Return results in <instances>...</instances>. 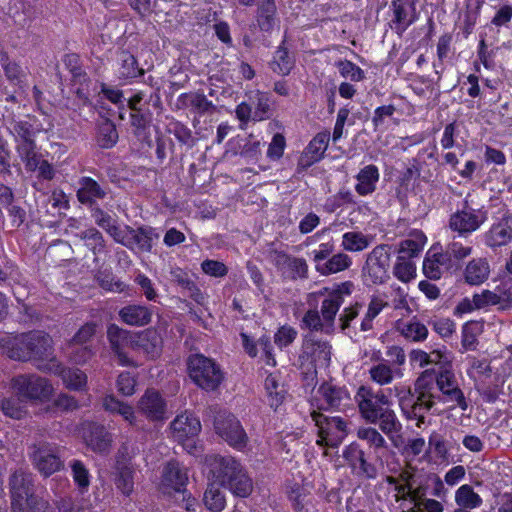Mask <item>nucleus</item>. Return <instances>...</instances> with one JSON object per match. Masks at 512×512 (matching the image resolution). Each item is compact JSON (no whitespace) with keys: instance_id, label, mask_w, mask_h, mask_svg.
Listing matches in <instances>:
<instances>
[{"instance_id":"nucleus-26","label":"nucleus","mask_w":512,"mask_h":512,"mask_svg":"<svg viewBox=\"0 0 512 512\" xmlns=\"http://www.w3.org/2000/svg\"><path fill=\"white\" fill-rule=\"evenodd\" d=\"M355 191L360 196L371 195L375 190L380 179V173L377 166L369 164L358 172L355 176Z\"/></svg>"},{"instance_id":"nucleus-64","label":"nucleus","mask_w":512,"mask_h":512,"mask_svg":"<svg viewBox=\"0 0 512 512\" xmlns=\"http://www.w3.org/2000/svg\"><path fill=\"white\" fill-rule=\"evenodd\" d=\"M202 271L211 277H223L228 269L223 262L217 260H205L201 264Z\"/></svg>"},{"instance_id":"nucleus-37","label":"nucleus","mask_w":512,"mask_h":512,"mask_svg":"<svg viewBox=\"0 0 512 512\" xmlns=\"http://www.w3.org/2000/svg\"><path fill=\"white\" fill-rule=\"evenodd\" d=\"M104 195L105 192L95 180L90 177H83L81 179L77 197L82 204H92L98 199H102Z\"/></svg>"},{"instance_id":"nucleus-22","label":"nucleus","mask_w":512,"mask_h":512,"mask_svg":"<svg viewBox=\"0 0 512 512\" xmlns=\"http://www.w3.org/2000/svg\"><path fill=\"white\" fill-rule=\"evenodd\" d=\"M348 400V392L344 388L334 386L331 383L322 384L314 397L315 405L319 410L339 408Z\"/></svg>"},{"instance_id":"nucleus-32","label":"nucleus","mask_w":512,"mask_h":512,"mask_svg":"<svg viewBox=\"0 0 512 512\" xmlns=\"http://www.w3.org/2000/svg\"><path fill=\"white\" fill-rule=\"evenodd\" d=\"M456 506L475 510L483 505V498L469 484L458 487L454 493Z\"/></svg>"},{"instance_id":"nucleus-13","label":"nucleus","mask_w":512,"mask_h":512,"mask_svg":"<svg viewBox=\"0 0 512 512\" xmlns=\"http://www.w3.org/2000/svg\"><path fill=\"white\" fill-rule=\"evenodd\" d=\"M352 291L353 283L350 281L335 283L318 291L317 294L323 297L321 315L328 327H332L339 308L344 302V298L349 296Z\"/></svg>"},{"instance_id":"nucleus-54","label":"nucleus","mask_w":512,"mask_h":512,"mask_svg":"<svg viewBox=\"0 0 512 512\" xmlns=\"http://www.w3.org/2000/svg\"><path fill=\"white\" fill-rule=\"evenodd\" d=\"M80 237L85 241L86 245L94 254L100 253L104 250V239L101 233L95 228H90L81 232Z\"/></svg>"},{"instance_id":"nucleus-33","label":"nucleus","mask_w":512,"mask_h":512,"mask_svg":"<svg viewBox=\"0 0 512 512\" xmlns=\"http://www.w3.org/2000/svg\"><path fill=\"white\" fill-rule=\"evenodd\" d=\"M221 487L222 486L218 481L211 478L203 497V501L207 509L214 512H220L225 508L226 498Z\"/></svg>"},{"instance_id":"nucleus-57","label":"nucleus","mask_w":512,"mask_h":512,"mask_svg":"<svg viewBox=\"0 0 512 512\" xmlns=\"http://www.w3.org/2000/svg\"><path fill=\"white\" fill-rule=\"evenodd\" d=\"M293 67V62L286 49L279 48L274 56L273 70L282 75H287Z\"/></svg>"},{"instance_id":"nucleus-56","label":"nucleus","mask_w":512,"mask_h":512,"mask_svg":"<svg viewBox=\"0 0 512 512\" xmlns=\"http://www.w3.org/2000/svg\"><path fill=\"white\" fill-rule=\"evenodd\" d=\"M137 380L129 372H122L116 381L117 391L123 396H132L135 393Z\"/></svg>"},{"instance_id":"nucleus-48","label":"nucleus","mask_w":512,"mask_h":512,"mask_svg":"<svg viewBox=\"0 0 512 512\" xmlns=\"http://www.w3.org/2000/svg\"><path fill=\"white\" fill-rule=\"evenodd\" d=\"M1 409L5 416L13 419H21L27 414L25 401L16 397L3 399L1 402Z\"/></svg>"},{"instance_id":"nucleus-7","label":"nucleus","mask_w":512,"mask_h":512,"mask_svg":"<svg viewBox=\"0 0 512 512\" xmlns=\"http://www.w3.org/2000/svg\"><path fill=\"white\" fill-rule=\"evenodd\" d=\"M332 347L328 341L310 333L305 336L299 356L300 368L307 380L314 381L318 369L326 368L331 360Z\"/></svg>"},{"instance_id":"nucleus-3","label":"nucleus","mask_w":512,"mask_h":512,"mask_svg":"<svg viewBox=\"0 0 512 512\" xmlns=\"http://www.w3.org/2000/svg\"><path fill=\"white\" fill-rule=\"evenodd\" d=\"M107 337L121 366L134 365L125 352L126 348L141 352L152 359L158 357L161 353L162 338L155 329L130 333L115 324H111L107 329Z\"/></svg>"},{"instance_id":"nucleus-15","label":"nucleus","mask_w":512,"mask_h":512,"mask_svg":"<svg viewBox=\"0 0 512 512\" xmlns=\"http://www.w3.org/2000/svg\"><path fill=\"white\" fill-rule=\"evenodd\" d=\"M435 381L439 391L436 401L448 404L450 409L458 407L463 411L467 410L468 403L451 368L442 369Z\"/></svg>"},{"instance_id":"nucleus-14","label":"nucleus","mask_w":512,"mask_h":512,"mask_svg":"<svg viewBox=\"0 0 512 512\" xmlns=\"http://www.w3.org/2000/svg\"><path fill=\"white\" fill-rule=\"evenodd\" d=\"M173 438L179 442L188 453L196 455L198 446L195 438L201 431V423L192 413L178 415L170 424Z\"/></svg>"},{"instance_id":"nucleus-16","label":"nucleus","mask_w":512,"mask_h":512,"mask_svg":"<svg viewBox=\"0 0 512 512\" xmlns=\"http://www.w3.org/2000/svg\"><path fill=\"white\" fill-rule=\"evenodd\" d=\"M486 220V211L464 206L451 215L449 226L459 235L466 236L478 230Z\"/></svg>"},{"instance_id":"nucleus-62","label":"nucleus","mask_w":512,"mask_h":512,"mask_svg":"<svg viewBox=\"0 0 512 512\" xmlns=\"http://www.w3.org/2000/svg\"><path fill=\"white\" fill-rule=\"evenodd\" d=\"M431 324L433 330L442 338L451 337L456 331V324L449 318H437Z\"/></svg>"},{"instance_id":"nucleus-2","label":"nucleus","mask_w":512,"mask_h":512,"mask_svg":"<svg viewBox=\"0 0 512 512\" xmlns=\"http://www.w3.org/2000/svg\"><path fill=\"white\" fill-rule=\"evenodd\" d=\"M52 338L41 331L17 335L0 334V353L16 361H33L37 369L53 356Z\"/></svg>"},{"instance_id":"nucleus-27","label":"nucleus","mask_w":512,"mask_h":512,"mask_svg":"<svg viewBox=\"0 0 512 512\" xmlns=\"http://www.w3.org/2000/svg\"><path fill=\"white\" fill-rule=\"evenodd\" d=\"M241 338L243 347L249 356L256 357L258 355L259 348L265 357V363L269 366L276 365V360L273 354V347L270 343L269 337H261L257 343H254L246 333H241Z\"/></svg>"},{"instance_id":"nucleus-21","label":"nucleus","mask_w":512,"mask_h":512,"mask_svg":"<svg viewBox=\"0 0 512 512\" xmlns=\"http://www.w3.org/2000/svg\"><path fill=\"white\" fill-rule=\"evenodd\" d=\"M131 455L126 446L118 450L116 456V477L115 485L124 495L129 496L134 487L133 472L134 468L131 464Z\"/></svg>"},{"instance_id":"nucleus-59","label":"nucleus","mask_w":512,"mask_h":512,"mask_svg":"<svg viewBox=\"0 0 512 512\" xmlns=\"http://www.w3.org/2000/svg\"><path fill=\"white\" fill-rule=\"evenodd\" d=\"M336 65L344 78H349L352 81H361L364 78L363 70L351 61H339Z\"/></svg>"},{"instance_id":"nucleus-58","label":"nucleus","mask_w":512,"mask_h":512,"mask_svg":"<svg viewBox=\"0 0 512 512\" xmlns=\"http://www.w3.org/2000/svg\"><path fill=\"white\" fill-rule=\"evenodd\" d=\"M429 448L431 452L434 453L439 459H447L449 454V448L445 439L439 433H431L429 437Z\"/></svg>"},{"instance_id":"nucleus-35","label":"nucleus","mask_w":512,"mask_h":512,"mask_svg":"<svg viewBox=\"0 0 512 512\" xmlns=\"http://www.w3.org/2000/svg\"><path fill=\"white\" fill-rule=\"evenodd\" d=\"M10 133L12 134L16 143L15 148L27 146L35 142V136L37 130L27 121H16L13 122L9 127Z\"/></svg>"},{"instance_id":"nucleus-10","label":"nucleus","mask_w":512,"mask_h":512,"mask_svg":"<svg viewBox=\"0 0 512 512\" xmlns=\"http://www.w3.org/2000/svg\"><path fill=\"white\" fill-rule=\"evenodd\" d=\"M11 388L22 398L35 401H48L54 388L51 382L36 374H21L11 379Z\"/></svg>"},{"instance_id":"nucleus-38","label":"nucleus","mask_w":512,"mask_h":512,"mask_svg":"<svg viewBox=\"0 0 512 512\" xmlns=\"http://www.w3.org/2000/svg\"><path fill=\"white\" fill-rule=\"evenodd\" d=\"M357 437L366 442L368 447L375 453L384 452L388 445L383 435L373 427L362 426L357 430Z\"/></svg>"},{"instance_id":"nucleus-55","label":"nucleus","mask_w":512,"mask_h":512,"mask_svg":"<svg viewBox=\"0 0 512 512\" xmlns=\"http://www.w3.org/2000/svg\"><path fill=\"white\" fill-rule=\"evenodd\" d=\"M65 353L68 355L69 359L75 364H84L93 355L92 350L87 345H78L73 347H69L67 345L65 348Z\"/></svg>"},{"instance_id":"nucleus-51","label":"nucleus","mask_w":512,"mask_h":512,"mask_svg":"<svg viewBox=\"0 0 512 512\" xmlns=\"http://www.w3.org/2000/svg\"><path fill=\"white\" fill-rule=\"evenodd\" d=\"M480 329L481 325L476 322H468L463 326L461 345L465 351L475 350Z\"/></svg>"},{"instance_id":"nucleus-50","label":"nucleus","mask_w":512,"mask_h":512,"mask_svg":"<svg viewBox=\"0 0 512 512\" xmlns=\"http://www.w3.org/2000/svg\"><path fill=\"white\" fill-rule=\"evenodd\" d=\"M393 272L397 279L407 283L415 278L416 266L408 257L399 255Z\"/></svg>"},{"instance_id":"nucleus-24","label":"nucleus","mask_w":512,"mask_h":512,"mask_svg":"<svg viewBox=\"0 0 512 512\" xmlns=\"http://www.w3.org/2000/svg\"><path fill=\"white\" fill-rule=\"evenodd\" d=\"M188 482L187 469L178 461H169L163 469L162 486L170 488L176 492L183 491Z\"/></svg>"},{"instance_id":"nucleus-18","label":"nucleus","mask_w":512,"mask_h":512,"mask_svg":"<svg viewBox=\"0 0 512 512\" xmlns=\"http://www.w3.org/2000/svg\"><path fill=\"white\" fill-rule=\"evenodd\" d=\"M389 258L386 246H376L367 256L364 276L373 284L383 283L388 278Z\"/></svg>"},{"instance_id":"nucleus-36","label":"nucleus","mask_w":512,"mask_h":512,"mask_svg":"<svg viewBox=\"0 0 512 512\" xmlns=\"http://www.w3.org/2000/svg\"><path fill=\"white\" fill-rule=\"evenodd\" d=\"M351 265V257L343 252H339L329 257L323 264L317 265L316 271L321 275L328 276L342 272Z\"/></svg>"},{"instance_id":"nucleus-29","label":"nucleus","mask_w":512,"mask_h":512,"mask_svg":"<svg viewBox=\"0 0 512 512\" xmlns=\"http://www.w3.org/2000/svg\"><path fill=\"white\" fill-rule=\"evenodd\" d=\"M391 7L396 30L399 32L405 31L415 21V8L403 0H393Z\"/></svg>"},{"instance_id":"nucleus-63","label":"nucleus","mask_w":512,"mask_h":512,"mask_svg":"<svg viewBox=\"0 0 512 512\" xmlns=\"http://www.w3.org/2000/svg\"><path fill=\"white\" fill-rule=\"evenodd\" d=\"M476 306L478 309H485L489 306L497 305L501 302V296L490 290H482L480 293L474 294Z\"/></svg>"},{"instance_id":"nucleus-52","label":"nucleus","mask_w":512,"mask_h":512,"mask_svg":"<svg viewBox=\"0 0 512 512\" xmlns=\"http://www.w3.org/2000/svg\"><path fill=\"white\" fill-rule=\"evenodd\" d=\"M141 73L142 71L138 68L136 58L131 54L124 53L121 58V66L119 68L120 78H135Z\"/></svg>"},{"instance_id":"nucleus-9","label":"nucleus","mask_w":512,"mask_h":512,"mask_svg":"<svg viewBox=\"0 0 512 512\" xmlns=\"http://www.w3.org/2000/svg\"><path fill=\"white\" fill-rule=\"evenodd\" d=\"M187 365L191 380L204 390L214 391L224 379L220 366L204 355H191Z\"/></svg>"},{"instance_id":"nucleus-19","label":"nucleus","mask_w":512,"mask_h":512,"mask_svg":"<svg viewBox=\"0 0 512 512\" xmlns=\"http://www.w3.org/2000/svg\"><path fill=\"white\" fill-rule=\"evenodd\" d=\"M34 466L45 477L60 470L62 462L59 459L54 446L48 443L35 445L31 453Z\"/></svg>"},{"instance_id":"nucleus-8","label":"nucleus","mask_w":512,"mask_h":512,"mask_svg":"<svg viewBox=\"0 0 512 512\" xmlns=\"http://www.w3.org/2000/svg\"><path fill=\"white\" fill-rule=\"evenodd\" d=\"M13 512H39L45 503L34 494L32 475L16 470L10 479Z\"/></svg>"},{"instance_id":"nucleus-23","label":"nucleus","mask_w":512,"mask_h":512,"mask_svg":"<svg viewBox=\"0 0 512 512\" xmlns=\"http://www.w3.org/2000/svg\"><path fill=\"white\" fill-rule=\"evenodd\" d=\"M81 435L86 445L98 453L107 452L112 443V435L101 425L85 423Z\"/></svg>"},{"instance_id":"nucleus-34","label":"nucleus","mask_w":512,"mask_h":512,"mask_svg":"<svg viewBox=\"0 0 512 512\" xmlns=\"http://www.w3.org/2000/svg\"><path fill=\"white\" fill-rule=\"evenodd\" d=\"M490 266L486 259H473L465 269V279L471 285H479L488 279Z\"/></svg>"},{"instance_id":"nucleus-20","label":"nucleus","mask_w":512,"mask_h":512,"mask_svg":"<svg viewBox=\"0 0 512 512\" xmlns=\"http://www.w3.org/2000/svg\"><path fill=\"white\" fill-rule=\"evenodd\" d=\"M137 408L150 421H163L167 418V405L155 389H147L140 397Z\"/></svg>"},{"instance_id":"nucleus-28","label":"nucleus","mask_w":512,"mask_h":512,"mask_svg":"<svg viewBox=\"0 0 512 512\" xmlns=\"http://www.w3.org/2000/svg\"><path fill=\"white\" fill-rule=\"evenodd\" d=\"M103 407L106 411L120 415L129 425L137 424V416L133 406L120 401L114 395H106L103 399Z\"/></svg>"},{"instance_id":"nucleus-53","label":"nucleus","mask_w":512,"mask_h":512,"mask_svg":"<svg viewBox=\"0 0 512 512\" xmlns=\"http://www.w3.org/2000/svg\"><path fill=\"white\" fill-rule=\"evenodd\" d=\"M298 332L295 328L289 325H283L278 328L274 334V343L283 349L291 345L296 339Z\"/></svg>"},{"instance_id":"nucleus-41","label":"nucleus","mask_w":512,"mask_h":512,"mask_svg":"<svg viewBox=\"0 0 512 512\" xmlns=\"http://www.w3.org/2000/svg\"><path fill=\"white\" fill-rule=\"evenodd\" d=\"M388 306V300L385 295H375L371 298L366 314L361 321L362 331H368L373 327V320Z\"/></svg>"},{"instance_id":"nucleus-61","label":"nucleus","mask_w":512,"mask_h":512,"mask_svg":"<svg viewBox=\"0 0 512 512\" xmlns=\"http://www.w3.org/2000/svg\"><path fill=\"white\" fill-rule=\"evenodd\" d=\"M285 147V137L280 133L275 134L269 144L267 157L272 161L279 160L283 156Z\"/></svg>"},{"instance_id":"nucleus-1","label":"nucleus","mask_w":512,"mask_h":512,"mask_svg":"<svg viewBox=\"0 0 512 512\" xmlns=\"http://www.w3.org/2000/svg\"><path fill=\"white\" fill-rule=\"evenodd\" d=\"M361 417L371 424H379L381 431L399 447L402 425L395 412L389 407L388 397L382 392H374L371 388L361 386L356 393Z\"/></svg>"},{"instance_id":"nucleus-43","label":"nucleus","mask_w":512,"mask_h":512,"mask_svg":"<svg viewBox=\"0 0 512 512\" xmlns=\"http://www.w3.org/2000/svg\"><path fill=\"white\" fill-rule=\"evenodd\" d=\"M446 268V255L441 253H427L423 262V273L429 279H440Z\"/></svg>"},{"instance_id":"nucleus-6","label":"nucleus","mask_w":512,"mask_h":512,"mask_svg":"<svg viewBox=\"0 0 512 512\" xmlns=\"http://www.w3.org/2000/svg\"><path fill=\"white\" fill-rule=\"evenodd\" d=\"M435 379L431 372H423L415 383L417 398L411 393L409 387L404 385L394 386V391L399 400L403 413L410 419H417V426L424 423V413L429 411L436 402L437 394L434 387Z\"/></svg>"},{"instance_id":"nucleus-4","label":"nucleus","mask_w":512,"mask_h":512,"mask_svg":"<svg viewBox=\"0 0 512 512\" xmlns=\"http://www.w3.org/2000/svg\"><path fill=\"white\" fill-rule=\"evenodd\" d=\"M205 464L209 468L210 477L218 481L232 495L246 498L253 492V480L246 467L236 457L208 455L205 457Z\"/></svg>"},{"instance_id":"nucleus-47","label":"nucleus","mask_w":512,"mask_h":512,"mask_svg":"<svg viewBox=\"0 0 512 512\" xmlns=\"http://www.w3.org/2000/svg\"><path fill=\"white\" fill-rule=\"evenodd\" d=\"M330 140L329 132L318 133L306 148L305 156L309 158V162L320 160L326 151Z\"/></svg>"},{"instance_id":"nucleus-42","label":"nucleus","mask_w":512,"mask_h":512,"mask_svg":"<svg viewBox=\"0 0 512 512\" xmlns=\"http://www.w3.org/2000/svg\"><path fill=\"white\" fill-rule=\"evenodd\" d=\"M512 240V230L507 222L493 225L486 234V244L490 247H499Z\"/></svg>"},{"instance_id":"nucleus-31","label":"nucleus","mask_w":512,"mask_h":512,"mask_svg":"<svg viewBox=\"0 0 512 512\" xmlns=\"http://www.w3.org/2000/svg\"><path fill=\"white\" fill-rule=\"evenodd\" d=\"M427 243L426 235L420 230H412L400 244L399 253L408 258L418 256Z\"/></svg>"},{"instance_id":"nucleus-25","label":"nucleus","mask_w":512,"mask_h":512,"mask_svg":"<svg viewBox=\"0 0 512 512\" xmlns=\"http://www.w3.org/2000/svg\"><path fill=\"white\" fill-rule=\"evenodd\" d=\"M369 378L380 386L391 384L395 379H400L404 371L400 367H393L387 361L381 360L372 365L369 370Z\"/></svg>"},{"instance_id":"nucleus-12","label":"nucleus","mask_w":512,"mask_h":512,"mask_svg":"<svg viewBox=\"0 0 512 512\" xmlns=\"http://www.w3.org/2000/svg\"><path fill=\"white\" fill-rule=\"evenodd\" d=\"M312 420L318 428L319 446L338 447L347 435L346 423L338 416H325L322 413L312 411Z\"/></svg>"},{"instance_id":"nucleus-44","label":"nucleus","mask_w":512,"mask_h":512,"mask_svg":"<svg viewBox=\"0 0 512 512\" xmlns=\"http://www.w3.org/2000/svg\"><path fill=\"white\" fill-rule=\"evenodd\" d=\"M343 457L354 470H358L361 473L368 472V464L365 460L364 452L358 443L352 442L346 446L343 450Z\"/></svg>"},{"instance_id":"nucleus-5","label":"nucleus","mask_w":512,"mask_h":512,"mask_svg":"<svg viewBox=\"0 0 512 512\" xmlns=\"http://www.w3.org/2000/svg\"><path fill=\"white\" fill-rule=\"evenodd\" d=\"M411 474L404 472L400 479L387 477L386 489L388 501L394 512H443V505L435 500L422 498L420 492L410 485Z\"/></svg>"},{"instance_id":"nucleus-45","label":"nucleus","mask_w":512,"mask_h":512,"mask_svg":"<svg viewBox=\"0 0 512 512\" xmlns=\"http://www.w3.org/2000/svg\"><path fill=\"white\" fill-rule=\"evenodd\" d=\"M264 386L269 405L276 410L284 400L285 390L280 384L278 377L274 374H270L266 377Z\"/></svg>"},{"instance_id":"nucleus-17","label":"nucleus","mask_w":512,"mask_h":512,"mask_svg":"<svg viewBox=\"0 0 512 512\" xmlns=\"http://www.w3.org/2000/svg\"><path fill=\"white\" fill-rule=\"evenodd\" d=\"M39 370L60 376L63 384L69 390L82 391L87 386L85 372L78 368L63 367L54 355L49 359L48 364H40Z\"/></svg>"},{"instance_id":"nucleus-40","label":"nucleus","mask_w":512,"mask_h":512,"mask_svg":"<svg viewBox=\"0 0 512 512\" xmlns=\"http://www.w3.org/2000/svg\"><path fill=\"white\" fill-rule=\"evenodd\" d=\"M131 238V247L128 249L134 250L137 248L141 251L149 252L153 246V239L158 238V235L151 227H140L132 229Z\"/></svg>"},{"instance_id":"nucleus-30","label":"nucleus","mask_w":512,"mask_h":512,"mask_svg":"<svg viewBox=\"0 0 512 512\" xmlns=\"http://www.w3.org/2000/svg\"><path fill=\"white\" fill-rule=\"evenodd\" d=\"M121 320L130 326H144L150 323L151 311L142 305H129L119 311Z\"/></svg>"},{"instance_id":"nucleus-46","label":"nucleus","mask_w":512,"mask_h":512,"mask_svg":"<svg viewBox=\"0 0 512 512\" xmlns=\"http://www.w3.org/2000/svg\"><path fill=\"white\" fill-rule=\"evenodd\" d=\"M371 239L362 232H346L342 235L341 247L348 252H361L369 247Z\"/></svg>"},{"instance_id":"nucleus-39","label":"nucleus","mask_w":512,"mask_h":512,"mask_svg":"<svg viewBox=\"0 0 512 512\" xmlns=\"http://www.w3.org/2000/svg\"><path fill=\"white\" fill-rule=\"evenodd\" d=\"M397 331L407 340L423 342L428 337L427 327L416 319L397 324Z\"/></svg>"},{"instance_id":"nucleus-11","label":"nucleus","mask_w":512,"mask_h":512,"mask_svg":"<svg viewBox=\"0 0 512 512\" xmlns=\"http://www.w3.org/2000/svg\"><path fill=\"white\" fill-rule=\"evenodd\" d=\"M214 428L217 433L230 447L237 451H243L249 441L239 419L230 412L218 413L214 421Z\"/></svg>"},{"instance_id":"nucleus-60","label":"nucleus","mask_w":512,"mask_h":512,"mask_svg":"<svg viewBox=\"0 0 512 512\" xmlns=\"http://www.w3.org/2000/svg\"><path fill=\"white\" fill-rule=\"evenodd\" d=\"M96 332V326L92 323L83 325L74 337L68 342L69 347L86 345V343L94 336Z\"/></svg>"},{"instance_id":"nucleus-49","label":"nucleus","mask_w":512,"mask_h":512,"mask_svg":"<svg viewBox=\"0 0 512 512\" xmlns=\"http://www.w3.org/2000/svg\"><path fill=\"white\" fill-rule=\"evenodd\" d=\"M16 151L27 171L34 172L37 170V166L42 158L41 154L36 150L35 142L27 146L19 147Z\"/></svg>"}]
</instances>
